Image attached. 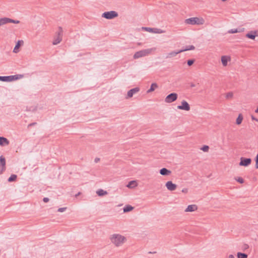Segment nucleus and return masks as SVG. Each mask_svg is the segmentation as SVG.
Returning <instances> with one entry per match:
<instances>
[{
  "label": "nucleus",
  "mask_w": 258,
  "mask_h": 258,
  "mask_svg": "<svg viewBox=\"0 0 258 258\" xmlns=\"http://www.w3.org/2000/svg\"><path fill=\"white\" fill-rule=\"evenodd\" d=\"M251 119H252V120H255V121L258 122V119H257L256 118L254 117L253 115H252L251 116Z\"/></svg>",
  "instance_id": "nucleus-40"
},
{
  "label": "nucleus",
  "mask_w": 258,
  "mask_h": 258,
  "mask_svg": "<svg viewBox=\"0 0 258 258\" xmlns=\"http://www.w3.org/2000/svg\"><path fill=\"white\" fill-rule=\"evenodd\" d=\"M158 85L156 83H152L151 85L150 88L147 90V93H150L154 91L156 89H157L158 88Z\"/></svg>",
  "instance_id": "nucleus-18"
},
{
  "label": "nucleus",
  "mask_w": 258,
  "mask_h": 258,
  "mask_svg": "<svg viewBox=\"0 0 258 258\" xmlns=\"http://www.w3.org/2000/svg\"><path fill=\"white\" fill-rule=\"evenodd\" d=\"M21 75H16L10 76H0V81L4 82H12L22 78Z\"/></svg>",
  "instance_id": "nucleus-5"
},
{
  "label": "nucleus",
  "mask_w": 258,
  "mask_h": 258,
  "mask_svg": "<svg viewBox=\"0 0 258 258\" xmlns=\"http://www.w3.org/2000/svg\"><path fill=\"white\" fill-rule=\"evenodd\" d=\"M240 161H251V160L250 158H241Z\"/></svg>",
  "instance_id": "nucleus-34"
},
{
  "label": "nucleus",
  "mask_w": 258,
  "mask_h": 258,
  "mask_svg": "<svg viewBox=\"0 0 258 258\" xmlns=\"http://www.w3.org/2000/svg\"><path fill=\"white\" fill-rule=\"evenodd\" d=\"M63 35V30L61 27H59L58 30L55 33V35L54 37L52 44L53 45H57L59 43L61 40Z\"/></svg>",
  "instance_id": "nucleus-4"
},
{
  "label": "nucleus",
  "mask_w": 258,
  "mask_h": 258,
  "mask_svg": "<svg viewBox=\"0 0 258 258\" xmlns=\"http://www.w3.org/2000/svg\"><path fill=\"white\" fill-rule=\"evenodd\" d=\"M257 32L256 31H250L246 34L245 36L249 39L254 40L256 36Z\"/></svg>",
  "instance_id": "nucleus-16"
},
{
  "label": "nucleus",
  "mask_w": 258,
  "mask_h": 258,
  "mask_svg": "<svg viewBox=\"0 0 258 258\" xmlns=\"http://www.w3.org/2000/svg\"><path fill=\"white\" fill-rule=\"evenodd\" d=\"M9 144L8 140L4 137H0V145L6 146Z\"/></svg>",
  "instance_id": "nucleus-20"
},
{
  "label": "nucleus",
  "mask_w": 258,
  "mask_h": 258,
  "mask_svg": "<svg viewBox=\"0 0 258 258\" xmlns=\"http://www.w3.org/2000/svg\"><path fill=\"white\" fill-rule=\"evenodd\" d=\"M185 23L188 25H203L205 23V20L202 18L198 17H192L188 19H186L185 20Z\"/></svg>",
  "instance_id": "nucleus-3"
},
{
  "label": "nucleus",
  "mask_w": 258,
  "mask_h": 258,
  "mask_svg": "<svg viewBox=\"0 0 258 258\" xmlns=\"http://www.w3.org/2000/svg\"><path fill=\"white\" fill-rule=\"evenodd\" d=\"M190 85L191 87H195L196 86V85L194 83H191Z\"/></svg>",
  "instance_id": "nucleus-42"
},
{
  "label": "nucleus",
  "mask_w": 258,
  "mask_h": 258,
  "mask_svg": "<svg viewBox=\"0 0 258 258\" xmlns=\"http://www.w3.org/2000/svg\"><path fill=\"white\" fill-rule=\"evenodd\" d=\"M238 258H247V255L244 253L238 252L237 253Z\"/></svg>",
  "instance_id": "nucleus-28"
},
{
  "label": "nucleus",
  "mask_w": 258,
  "mask_h": 258,
  "mask_svg": "<svg viewBox=\"0 0 258 258\" xmlns=\"http://www.w3.org/2000/svg\"><path fill=\"white\" fill-rule=\"evenodd\" d=\"M5 170V162H0V174Z\"/></svg>",
  "instance_id": "nucleus-26"
},
{
  "label": "nucleus",
  "mask_w": 258,
  "mask_h": 258,
  "mask_svg": "<svg viewBox=\"0 0 258 258\" xmlns=\"http://www.w3.org/2000/svg\"><path fill=\"white\" fill-rule=\"evenodd\" d=\"M142 29L143 30H145L146 31L152 33H155V34H161L165 32V31L159 28H152L150 27H142Z\"/></svg>",
  "instance_id": "nucleus-7"
},
{
  "label": "nucleus",
  "mask_w": 258,
  "mask_h": 258,
  "mask_svg": "<svg viewBox=\"0 0 258 258\" xmlns=\"http://www.w3.org/2000/svg\"><path fill=\"white\" fill-rule=\"evenodd\" d=\"M177 107L178 109L185 111H189L190 109L189 104L185 100H182L181 105H178Z\"/></svg>",
  "instance_id": "nucleus-9"
},
{
  "label": "nucleus",
  "mask_w": 258,
  "mask_h": 258,
  "mask_svg": "<svg viewBox=\"0 0 258 258\" xmlns=\"http://www.w3.org/2000/svg\"><path fill=\"white\" fill-rule=\"evenodd\" d=\"M235 179L240 183H243L244 182V180L242 177H235Z\"/></svg>",
  "instance_id": "nucleus-32"
},
{
  "label": "nucleus",
  "mask_w": 258,
  "mask_h": 258,
  "mask_svg": "<svg viewBox=\"0 0 258 258\" xmlns=\"http://www.w3.org/2000/svg\"><path fill=\"white\" fill-rule=\"evenodd\" d=\"M138 184L136 181L132 180L128 182L126 186L128 188H132L137 186Z\"/></svg>",
  "instance_id": "nucleus-19"
},
{
  "label": "nucleus",
  "mask_w": 258,
  "mask_h": 258,
  "mask_svg": "<svg viewBox=\"0 0 258 258\" xmlns=\"http://www.w3.org/2000/svg\"><path fill=\"white\" fill-rule=\"evenodd\" d=\"M118 16V13L114 11L105 12L102 14V17L108 20H111Z\"/></svg>",
  "instance_id": "nucleus-6"
},
{
  "label": "nucleus",
  "mask_w": 258,
  "mask_h": 258,
  "mask_svg": "<svg viewBox=\"0 0 258 258\" xmlns=\"http://www.w3.org/2000/svg\"><path fill=\"white\" fill-rule=\"evenodd\" d=\"M243 119V116L242 114L240 113L239 114L237 118L236 119V124L237 125H240Z\"/></svg>",
  "instance_id": "nucleus-21"
},
{
  "label": "nucleus",
  "mask_w": 258,
  "mask_h": 258,
  "mask_svg": "<svg viewBox=\"0 0 258 258\" xmlns=\"http://www.w3.org/2000/svg\"><path fill=\"white\" fill-rule=\"evenodd\" d=\"M251 162H239L240 166H247Z\"/></svg>",
  "instance_id": "nucleus-33"
},
{
  "label": "nucleus",
  "mask_w": 258,
  "mask_h": 258,
  "mask_svg": "<svg viewBox=\"0 0 258 258\" xmlns=\"http://www.w3.org/2000/svg\"><path fill=\"white\" fill-rule=\"evenodd\" d=\"M223 66L226 67L228 65V62L231 61V57L229 55H223L221 58Z\"/></svg>",
  "instance_id": "nucleus-12"
},
{
  "label": "nucleus",
  "mask_w": 258,
  "mask_h": 258,
  "mask_svg": "<svg viewBox=\"0 0 258 258\" xmlns=\"http://www.w3.org/2000/svg\"><path fill=\"white\" fill-rule=\"evenodd\" d=\"M67 208H60L58 209L57 211L59 212H63L66 210Z\"/></svg>",
  "instance_id": "nucleus-36"
},
{
  "label": "nucleus",
  "mask_w": 258,
  "mask_h": 258,
  "mask_svg": "<svg viewBox=\"0 0 258 258\" xmlns=\"http://www.w3.org/2000/svg\"><path fill=\"white\" fill-rule=\"evenodd\" d=\"M97 194L99 196H103L107 194V192L102 189H100L96 191Z\"/></svg>",
  "instance_id": "nucleus-23"
},
{
  "label": "nucleus",
  "mask_w": 258,
  "mask_h": 258,
  "mask_svg": "<svg viewBox=\"0 0 258 258\" xmlns=\"http://www.w3.org/2000/svg\"><path fill=\"white\" fill-rule=\"evenodd\" d=\"M140 91V88L139 87H135L133 88L129 91H128L127 93V96L125 97L126 99H128L133 96V95Z\"/></svg>",
  "instance_id": "nucleus-10"
},
{
  "label": "nucleus",
  "mask_w": 258,
  "mask_h": 258,
  "mask_svg": "<svg viewBox=\"0 0 258 258\" xmlns=\"http://www.w3.org/2000/svg\"><path fill=\"white\" fill-rule=\"evenodd\" d=\"M8 23H15V24H18V23H19V21H16V20H14L6 18V24Z\"/></svg>",
  "instance_id": "nucleus-27"
},
{
  "label": "nucleus",
  "mask_w": 258,
  "mask_h": 258,
  "mask_svg": "<svg viewBox=\"0 0 258 258\" xmlns=\"http://www.w3.org/2000/svg\"><path fill=\"white\" fill-rule=\"evenodd\" d=\"M198 210V206L196 205H190L185 210V212H192Z\"/></svg>",
  "instance_id": "nucleus-13"
},
{
  "label": "nucleus",
  "mask_w": 258,
  "mask_h": 258,
  "mask_svg": "<svg viewBox=\"0 0 258 258\" xmlns=\"http://www.w3.org/2000/svg\"><path fill=\"white\" fill-rule=\"evenodd\" d=\"M188 189L187 188H184L182 189V192L184 194H186L188 192Z\"/></svg>",
  "instance_id": "nucleus-37"
},
{
  "label": "nucleus",
  "mask_w": 258,
  "mask_h": 258,
  "mask_svg": "<svg viewBox=\"0 0 258 258\" xmlns=\"http://www.w3.org/2000/svg\"><path fill=\"white\" fill-rule=\"evenodd\" d=\"M80 192H79L78 194L76 195V197H77V196L80 195Z\"/></svg>",
  "instance_id": "nucleus-47"
},
{
  "label": "nucleus",
  "mask_w": 258,
  "mask_h": 258,
  "mask_svg": "<svg viewBox=\"0 0 258 258\" xmlns=\"http://www.w3.org/2000/svg\"><path fill=\"white\" fill-rule=\"evenodd\" d=\"M43 201L45 203H47L49 201V199L48 198H44Z\"/></svg>",
  "instance_id": "nucleus-39"
},
{
  "label": "nucleus",
  "mask_w": 258,
  "mask_h": 258,
  "mask_svg": "<svg viewBox=\"0 0 258 258\" xmlns=\"http://www.w3.org/2000/svg\"><path fill=\"white\" fill-rule=\"evenodd\" d=\"M255 161H258V154H257L256 157H255Z\"/></svg>",
  "instance_id": "nucleus-44"
},
{
  "label": "nucleus",
  "mask_w": 258,
  "mask_h": 258,
  "mask_svg": "<svg viewBox=\"0 0 258 258\" xmlns=\"http://www.w3.org/2000/svg\"><path fill=\"white\" fill-rule=\"evenodd\" d=\"M228 258H234V256L232 254H230L228 256Z\"/></svg>",
  "instance_id": "nucleus-43"
},
{
  "label": "nucleus",
  "mask_w": 258,
  "mask_h": 258,
  "mask_svg": "<svg viewBox=\"0 0 258 258\" xmlns=\"http://www.w3.org/2000/svg\"><path fill=\"white\" fill-rule=\"evenodd\" d=\"M5 161V158L3 156H1L0 157V161L1 162H2V161Z\"/></svg>",
  "instance_id": "nucleus-41"
},
{
  "label": "nucleus",
  "mask_w": 258,
  "mask_h": 258,
  "mask_svg": "<svg viewBox=\"0 0 258 258\" xmlns=\"http://www.w3.org/2000/svg\"><path fill=\"white\" fill-rule=\"evenodd\" d=\"M177 98V94L175 93H172L167 95L165 98V102L170 103L175 101Z\"/></svg>",
  "instance_id": "nucleus-8"
},
{
  "label": "nucleus",
  "mask_w": 258,
  "mask_h": 258,
  "mask_svg": "<svg viewBox=\"0 0 258 258\" xmlns=\"http://www.w3.org/2000/svg\"><path fill=\"white\" fill-rule=\"evenodd\" d=\"M17 179V175H15V174H13L8 179V181L9 182H12V181H14L16 180Z\"/></svg>",
  "instance_id": "nucleus-30"
},
{
  "label": "nucleus",
  "mask_w": 258,
  "mask_h": 258,
  "mask_svg": "<svg viewBox=\"0 0 258 258\" xmlns=\"http://www.w3.org/2000/svg\"><path fill=\"white\" fill-rule=\"evenodd\" d=\"M233 94L232 93H228L227 95H226V97L227 98H229V97H231L232 96Z\"/></svg>",
  "instance_id": "nucleus-38"
},
{
  "label": "nucleus",
  "mask_w": 258,
  "mask_h": 258,
  "mask_svg": "<svg viewBox=\"0 0 258 258\" xmlns=\"http://www.w3.org/2000/svg\"><path fill=\"white\" fill-rule=\"evenodd\" d=\"M23 43L24 42L23 40H19L13 49V52L15 53H18L19 51L20 47L22 46Z\"/></svg>",
  "instance_id": "nucleus-14"
},
{
  "label": "nucleus",
  "mask_w": 258,
  "mask_h": 258,
  "mask_svg": "<svg viewBox=\"0 0 258 258\" xmlns=\"http://www.w3.org/2000/svg\"><path fill=\"white\" fill-rule=\"evenodd\" d=\"M194 62V60L192 59H189L187 60V64L190 66H191Z\"/></svg>",
  "instance_id": "nucleus-35"
},
{
  "label": "nucleus",
  "mask_w": 258,
  "mask_h": 258,
  "mask_svg": "<svg viewBox=\"0 0 258 258\" xmlns=\"http://www.w3.org/2000/svg\"><path fill=\"white\" fill-rule=\"evenodd\" d=\"M100 159L98 158H95L94 161H99Z\"/></svg>",
  "instance_id": "nucleus-45"
},
{
  "label": "nucleus",
  "mask_w": 258,
  "mask_h": 258,
  "mask_svg": "<svg viewBox=\"0 0 258 258\" xmlns=\"http://www.w3.org/2000/svg\"><path fill=\"white\" fill-rule=\"evenodd\" d=\"M244 31V28L242 29H231L228 30V33L230 34H233L238 32H241Z\"/></svg>",
  "instance_id": "nucleus-22"
},
{
  "label": "nucleus",
  "mask_w": 258,
  "mask_h": 258,
  "mask_svg": "<svg viewBox=\"0 0 258 258\" xmlns=\"http://www.w3.org/2000/svg\"><path fill=\"white\" fill-rule=\"evenodd\" d=\"M200 149L204 152H208L209 150V147L207 145H204L201 147Z\"/></svg>",
  "instance_id": "nucleus-29"
},
{
  "label": "nucleus",
  "mask_w": 258,
  "mask_h": 258,
  "mask_svg": "<svg viewBox=\"0 0 258 258\" xmlns=\"http://www.w3.org/2000/svg\"><path fill=\"white\" fill-rule=\"evenodd\" d=\"M134 208L132 206L128 205L123 208V212L124 213L128 212L131 211Z\"/></svg>",
  "instance_id": "nucleus-25"
},
{
  "label": "nucleus",
  "mask_w": 258,
  "mask_h": 258,
  "mask_svg": "<svg viewBox=\"0 0 258 258\" xmlns=\"http://www.w3.org/2000/svg\"><path fill=\"white\" fill-rule=\"evenodd\" d=\"M40 23H41V24H42V20L41 21Z\"/></svg>",
  "instance_id": "nucleus-48"
},
{
  "label": "nucleus",
  "mask_w": 258,
  "mask_h": 258,
  "mask_svg": "<svg viewBox=\"0 0 258 258\" xmlns=\"http://www.w3.org/2000/svg\"><path fill=\"white\" fill-rule=\"evenodd\" d=\"M165 186L168 190L170 191H173L175 190L177 187V185L173 183L171 181H167L165 184Z\"/></svg>",
  "instance_id": "nucleus-11"
},
{
  "label": "nucleus",
  "mask_w": 258,
  "mask_h": 258,
  "mask_svg": "<svg viewBox=\"0 0 258 258\" xmlns=\"http://www.w3.org/2000/svg\"><path fill=\"white\" fill-rule=\"evenodd\" d=\"M181 52H182V50H181V49L177 50V51H173L170 52L167 54L166 58H171V57H174L177 54H178Z\"/></svg>",
  "instance_id": "nucleus-15"
},
{
  "label": "nucleus",
  "mask_w": 258,
  "mask_h": 258,
  "mask_svg": "<svg viewBox=\"0 0 258 258\" xmlns=\"http://www.w3.org/2000/svg\"><path fill=\"white\" fill-rule=\"evenodd\" d=\"M109 239L111 243L116 247L122 246L127 241V239L124 236L118 233L111 235Z\"/></svg>",
  "instance_id": "nucleus-1"
},
{
  "label": "nucleus",
  "mask_w": 258,
  "mask_h": 258,
  "mask_svg": "<svg viewBox=\"0 0 258 258\" xmlns=\"http://www.w3.org/2000/svg\"><path fill=\"white\" fill-rule=\"evenodd\" d=\"M156 49V48L155 47H153L151 48L141 50L136 52L134 54L133 57L134 59H138L142 57L148 56L151 54L153 52L155 51Z\"/></svg>",
  "instance_id": "nucleus-2"
},
{
  "label": "nucleus",
  "mask_w": 258,
  "mask_h": 258,
  "mask_svg": "<svg viewBox=\"0 0 258 258\" xmlns=\"http://www.w3.org/2000/svg\"><path fill=\"white\" fill-rule=\"evenodd\" d=\"M195 47L194 45H189L187 46L185 48L181 49L182 50V52L187 51V50H191L195 49Z\"/></svg>",
  "instance_id": "nucleus-24"
},
{
  "label": "nucleus",
  "mask_w": 258,
  "mask_h": 258,
  "mask_svg": "<svg viewBox=\"0 0 258 258\" xmlns=\"http://www.w3.org/2000/svg\"><path fill=\"white\" fill-rule=\"evenodd\" d=\"M255 167L258 169V162H256Z\"/></svg>",
  "instance_id": "nucleus-46"
},
{
  "label": "nucleus",
  "mask_w": 258,
  "mask_h": 258,
  "mask_svg": "<svg viewBox=\"0 0 258 258\" xmlns=\"http://www.w3.org/2000/svg\"><path fill=\"white\" fill-rule=\"evenodd\" d=\"M171 171L165 168H163L160 170V173L162 175H170Z\"/></svg>",
  "instance_id": "nucleus-17"
},
{
  "label": "nucleus",
  "mask_w": 258,
  "mask_h": 258,
  "mask_svg": "<svg viewBox=\"0 0 258 258\" xmlns=\"http://www.w3.org/2000/svg\"><path fill=\"white\" fill-rule=\"evenodd\" d=\"M6 24V18H3L0 19V26L5 25Z\"/></svg>",
  "instance_id": "nucleus-31"
}]
</instances>
